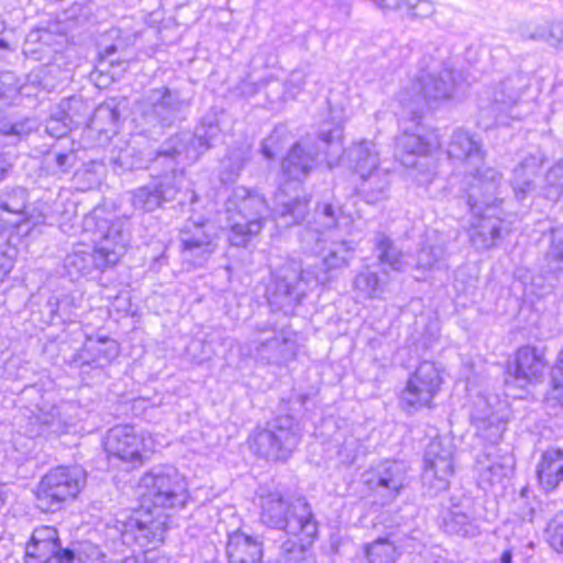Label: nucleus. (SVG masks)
Listing matches in <instances>:
<instances>
[{
  "label": "nucleus",
  "mask_w": 563,
  "mask_h": 563,
  "mask_svg": "<svg viewBox=\"0 0 563 563\" xmlns=\"http://www.w3.org/2000/svg\"><path fill=\"white\" fill-rule=\"evenodd\" d=\"M342 137L339 125L321 130L314 143L297 142L283 158V183L275 194L272 213L284 225L300 224L309 214L310 196L297 192V186L307 179L321 154L329 168L339 165L343 155Z\"/></svg>",
  "instance_id": "f257e3e1"
},
{
  "label": "nucleus",
  "mask_w": 563,
  "mask_h": 563,
  "mask_svg": "<svg viewBox=\"0 0 563 563\" xmlns=\"http://www.w3.org/2000/svg\"><path fill=\"white\" fill-rule=\"evenodd\" d=\"M175 474L173 467H158L141 477L136 489L141 507L115 518L114 528L124 544L154 549L164 540L166 525L161 509L175 504Z\"/></svg>",
  "instance_id": "f03ea898"
},
{
  "label": "nucleus",
  "mask_w": 563,
  "mask_h": 563,
  "mask_svg": "<svg viewBox=\"0 0 563 563\" xmlns=\"http://www.w3.org/2000/svg\"><path fill=\"white\" fill-rule=\"evenodd\" d=\"M82 233H91L95 247L79 243L66 255L64 268L71 280L101 273L115 265L130 242L129 221L108 217L104 208L97 207L81 222Z\"/></svg>",
  "instance_id": "7ed1b4c3"
},
{
  "label": "nucleus",
  "mask_w": 563,
  "mask_h": 563,
  "mask_svg": "<svg viewBox=\"0 0 563 563\" xmlns=\"http://www.w3.org/2000/svg\"><path fill=\"white\" fill-rule=\"evenodd\" d=\"M501 181V173L490 166L477 167L465 174L460 181V197L475 218L470 236L477 249H490L500 239L503 220L496 213L495 203Z\"/></svg>",
  "instance_id": "20e7f679"
},
{
  "label": "nucleus",
  "mask_w": 563,
  "mask_h": 563,
  "mask_svg": "<svg viewBox=\"0 0 563 563\" xmlns=\"http://www.w3.org/2000/svg\"><path fill=\"white\" fill-rule=\"evenodd\" d=\"M257 497L262 525L294 537L302 536L308 541L316 539L318 521L305 497L289 499L266 488H260Z\"/></svg>",
  "instance_id": "39448f33"
},
{
  "label": "nucleus",
  "mask_w": 563,
  "mask_h": 563,
  "mask_svg": "<svg viewBox=\"0 0 563 563\" xmlns=\"http://www.w3.org/2000/svg\"><path fill=\"white\" fill-rule=\"evenodd\" d=\"M225 210L231 227L229 240L235 246H245L260 234L271 213L266 199L244 187L233 190L225 202Z\"/></svg>",
  "instance_id": "423d86ee"
},
{
  "label": "nucleus",
  "mask_w": 563,
  "mask_h": 563,
  "mask_svg": "<svg viewBox=\"0 0 563 563\" xmlns=\"http://www.w3.org/2000/svg\"><path fill=\"white\" fill-rule=\"evenodd\" d=\"M328 280L327 272L302 271L297 263L291 262L274 273L273 282L267 288V300L275 309L289 314L311 287L325 284Z\"/></svg>",
  "instance_id": "0eeeda50"
},
{
  "label": "nucleus",
  "mask_w": 563,
  "mask_h": 563,
  "mask_svg": "<svg viewBox=\"0 0 563 563\" xmlns=\"http://www.w3.org/2000/svg\"><path fill=\"white\" fill-rule=\"evenodd\" d=\"M247 354L266 365L285 366L298 353L297 333L290 328L277 329L271 322L257 323L245 345Z\"/></svg>",
  "instance_id": "6e6552de"
},
{
  "label": "nucleus",
  "mask_w": 563,
  "mask_h": 563,
  "mask_svg": "<svg viewBox=\"0 0 563 563\" xmlns=\"http://www.w3.org/2000/svg\"><path fill=\"white\" fill-rule=\"evenodd\" d=\"M301 429L292 416H278L250 438L251 450L258 456L285 461L297 449Z\"/></svg>",
  "instance_id": "1a4fd4ad"
},
{
  "label": "nucleus",
  "mask_w": 563,
  "mask_h": 563,
  "mask_svg": "<svg viewBox=\"0 0 563 563\" xmlns=\"http://www.w3.org/2000/svg\"><path fill=\"white\" fill-rule=\"evenodd\" d=\"M453 90V71L443 67L438 73L431 71L417 77L410 86L398 93L397 99L415 119L420 117L426 107L431 108L440 101L450 99Z\"/></svg>",
  "instance_id": "9d476101"
},
{
  "label": "nucleus",
  "mask_w": 563,
  "mask_h": 563,
  "mask_svg": "<svg viewBox=\"0 0 563 563\" xmlns=\"http://www.w3.org/2000/svg\"><path fill=\"white\" fill-rule=\"evenodd\" d=\"M86 483L85 472L78 466L51 468L36 487V505L44 512L60 510L77 497Z\"/></svg>",
  "instance_id": "9b49d317"
},
{
  "label": "nucleus",
  "mask_w": 563,
  "mask_h": 563,
  "mask_svg": "<svg viewBox=\"0 0 563 563\" xmlns=\"http://www.w3.org/2000/svg\"><path fill=\"white\" fill-rule=\"evenodd\" d=\"M167 164L168 172L155 177L151 183L131 191V202L134 209L151 212L164 202L176 197V145L157 151L155 165Z\"/></svg>",
  "instance_id": "f8f14e48"
},
{
  "label": "nucleus",
  "mask_w": 563,
  "mask_h": 563,
  "mask_svg": "<svg viewBox=\"0 0 563 563\" xmlns=\"http://www.w3.org/2000/svg\"><path fill=\"white\" fill-rule=\"evenodd\" d=\"M106 452L122 462L130 463L134 467L141 466L153 450V440L143 431L131 424H118L112 427L104 437Z\"/></svg>",
  "instance_id": "ddd939ff"
},
{
  "label": "nucleus",
  "mask_w": 563,
  "mask_h": 563,
  "mask_svg": "<svg viewBox=\"0 0 563 563\" xmlns=\"http://www.w3.org/2000/svg\"><path fill=\"white\" fill-rule=\"evenodd\" d=\"M406 465L396 460H383L371 465L362 474V482L376 498L375 503L386 505L394 501L405 488Z\"/></svg>",
  "instance_id": "4468645a"
},
{
  "label": "nucleus",
  "mask_w": 563,
  "mask_h": 563,
  "mask_svg": "<svg viewBox=\"0 0 563 563\" xmlns=\"http://www.w3.org/2000/svg\"><path fill=\"white\" fill-rule=\"evenodd\" d=\"M454 446L446 438H435L427 445L423 455L422 484L430 495L449 487L454 474Z\"/></svg>",
  "instance_id": "2eb2a0df"
},
{
  "label": "nucleus",
  "mask_w": 563,
  "mask_h": 563,
  "mask_svg": "<svg viewBox=\"0 0 563 563\" xmlns=\"http://www.w3.org/2000/svg\"><path fill=\"white\" fill-rule=\"evenodd\" d=\"M441 384L442 378L434 363L421 362L401 391L400 407L408 413L430 408Z\"/></svg>",
  "instance_id": "dca6fc26"
},
{
  "label": "nucleus",
  "mask_w": 563,
  "mask_h": 563,
  "mask_svg": "<svg viewBox=\"0 0 563 563\" xmlns=\"http://www.w3.org/2000/svg\"><path fill=\"white\" fill-rule=\"evenodd\" d=\"M73 555L71 544L62 545L55 527L40 526L25 543L23 563H68Z\"/></svg>",
  "instance_id": "f3484780"
},
{
  "label": "nucleus",
  "mask_w": 563,
  "mask_h": 563,
  "mask_svg": "<svg viewBox=\"0 0 563 563\" xmlns=\"http://www.w3.org/2000/svg\"><path fill=\"white\" fill-rule=\"evenodd\" d=\"M521 81L520 76H510L495 88L490 103L484 111L494 118L496 124L507 125L511 120H520L525 115L520 101Z\"/></svg>",
  "instance_id": "a211bd4d"
},
{
  "label": "nucleus",
  "mask_w": 563,
  "mask_h": 563,
  "mask_svg": "<svg viewBox=\"0 0 563 563\" xmlns=\"http://www.w3.org/2000/svg\"><path fill=\"white\" fill-rule=\"evenodd\" d=\"M440 146V141L434 132L426 134L405 131L396 139L395 156L401 165L408 168L424 166L429 154Z\"/></svg>",
  "instance_id": "6ab92c4d"
},
{
  "label": "nucleus",
  "mask_w": 563,
  "mask_h": 563,
  "mask_svg": "<svg viewBox=\"0 0 563 563\" xmlns=\"http://www.w3.org/2000/svg\"><path fill=\"white\" fill-rule=\"evenodd\" d=\"M446 153L450 159L465 165H478L486 158V151L481 137L463 129L453 131Z\"/></svg>",
  "instance_id": "aec40b11"
},
{
  "label": "nucleus",
  "mask_w": 563,
  "mask_h": 563,
  "mask_svg": "<svg viewBox=\"0 0 563 563\" xmlns=\"http://www.w3.org/2000/svg\"><path fill=\"white\" fill-rule=\"evenodd\" d=\"M29 192L24 187H5L0 192V233L10 227H16L21 218L29 214Z\"/></svg>",
  "instance_id": "412c9836"
},
{
  "label": "nucleus",
  "mask_w": 563,
  "mask_h": 563,
  "mask_svg": "<svg viewBox=\"0 0 563 563\" xmlns=\"http://www.w3.org/2000/svg\"><path fill=\"white\" fill-rule=\"evenodd\" d=\"M548 367L543 349L525 345L517 350L514 376L525 383L538 382Z\"/></svg>",
  "instance_id": "4be33fe9"
},
{
  "label": "nucleus",
  "mask_w": 563,
  "mask_h": 563,
  "mask_svg": "<svg viewBox=\"0 0 563 563\" xmlns=\"http://www.w3.org/2000/svg\"><path fill=\"white\" fill-rule=\"evenodd\" d=\"M443 527L449 534L473 537L478 533L468 499L455 501L454 498H451L448 511L443 517Z\"/></svg>",
  "instance_id": "5701e85b"
},
{
  "label": "nucleus",
  "mask_w": 563,
  "mask_h": 563,
  "mask_svg": "<svg viewBox=\"0 0 563 563\" xmlns=\"http://www.w3.org/2000/svg\"><path fill=\"white\" fill-rule=\"evenodd\" d=\"M225 552L229 563H261L263 544L256 538L236 530L229 534Z\"/></svg>",
  "instance_id": "b1692460"
},
{
  "label": "nucleus",
  "mask_w": 563,
  "mask_h": 563,
  "mask_svg": "<svg viewBox=\"0 0 563 563\" xmlns=\"http://www.w3.org/2000/svg\"><path fill=\"white\" fill-rule=\"evenodd\" d=\"M343 153L347 167L357 176H363L380 166L379 152L372 141L354 142Z\"/></svg>",
  "instance_id": "393cba45"
},
{
  "label": "nucleus",
  "mask_w": 563,
  "mask_h": 563,
  "mask_svg": "<svg viewBox=\"0 0 563 563\" xmlns=\"http://www.w3.org/2000/svg\"><path fill=\"white\" fill-rule=\"evenodd\" d=\"M355 189L357 195L367 203L385 200L390 190L389 170L379 166L375 170L358 176Z\"/></svg>",
  "instance_id": "a878e982"
},
{
  "label": "nucleus",
  "mask_w": 563,
  "mask_h": 563,
  "mask_svg": "<svg viewBox=\"0 0 563 563\" xmlns=\"http://www.w3.org/2000/svg\"><path fill=\"white\" fill-rule=\"evenodd\" d=\"M79 108H82L81 99L77 97L63 99L46 122V133L56 139L67 135L74 128L78 126V120L69 111Z\"/></svg>",
  "instance_id": "bb28decb"
},
{
  "label": "nucleus",
  "mask_w": 563,
  "mask_h": 563,
  "mask_svg": "<svg viewBox=\"0 0 563 563\" xmlns=\"http://www.w3.org/2000/svg\"><path fill=\"white\" fill-rule=\"evenodd\" d=\"M537 476L545 492L554 490L563 481V450L548 449L537 466Z\"/></svg>",
  "instance_id": "cd10ccee"
},
{
  "label": "nucleus",
  "mask_w": 563,
  "mask_h": 563,
  "mask_svg": "<svg viewBox=\"0 0 563 563\" xmlns=\"http://www.w3.org/2000/svg\"><path fill=\"white\" fill-rule=\"evenodd\" d=\"M478 406H482L483 410L477 408L472 413V423L479 437L489 443H495L503 437L506 421L490 409L486 400H479Z\"/></svg>",
  "instance_id": "c85d7f7f"
},
{
  "label": "nucleus",
  "mask_w": 563,
  "mask_h": 563,
  "mask_svg": "<svg viewBox=\"0 0 563 563\" xmlns=\"http://www.w3.org/2000/svg\"><path fill=\"white\" fill-rule=\"evenodd\" d=\"M147 122L157 121L162 126H170L175 120V106L170 103V91L163 87L148 97V104L142 107Z\"/></svg>",
  "instance_id": "c756f323"
},
{
  "label": "nucleus",
  "mask_w": 563,
  "mask_h": 563,
  "mask_svg": "<svg viewBox=\"0 0 563 563\" xmlns=\"http://www.w3.org/2000/svg\"><path fill=\"white\" fill-rule=\"evenodd\" d=\"M542 162L541 157L529 154L514 169L512 188L518 200H523L529 192L534 190V177L540 170Z\"/></svg>",
  "instance_id": "7c9ffc66"
},
{
  "label": "nucleus",
  "mask_w": 563,
  "mask_h": 563,
  "mask_svg": "<svg viewBox=\"0 0 563 563\" xmlns=\"http://www.w3.org/2000/svg\"><path fill=\"white\" fill-rule=\"evenodd\" d=\"M374 253L378 264L383 267L384 276H387V268L400 272L404 268V255L394 240L383 232H376L373 239Z\"/></svg>",
  "instance_id": "2f4dec72"
},
{
  "label": "nucleus",
  "mask_w": 563,
  "mask_h": 563,
  "mask_svg": "<svg viewBox=\"0 0 563 563\" xmlns=\"http://www.w3.org/2000/svg\"><path fill=\"white\" fill-rule=\"evenodd\" d=\"M35 129L34 120L12 114L0 115V139L7 145H16Z\"/></svg>",
  "instance_id": "473e14b6"
},
{
  "label": "nucleus",
  "mask_w": 563,
  "mask_h": 563,
  "mask_svg": "<svg viewBox=\"0 0 563 563\" xmlns=\"http://www.w3.org/2000/svg\"><path fill=\"white\" fill-rule=\"evenodd\" d=\"M297 539L286 538L279 545L277 555V563H316L311 551L305 544H311V541L306 540L302 536H297Z\"/></svg>",
  "instance_id": "72a5a7b5"
},
{
  "label": "nucleus",
  "mask_w": 563,
  "mask_h": 563,
  "mask_svg": "<svg viewBox=\"0 0 563 563\" xmlns=\"http://www.w3.org/2000/svg\"><path fill=\"white\" fill-rule=\"evenodd\" d=\"M387 283V276L383 278L376 272H373L369 266H366L354 277L353 288L365 299H377L385 292Z\"/></svg>",
  "instance_id": "f704fd0d"
},
{
  "label": "nucleus",
  "mask_w": 563,
  "mask_h": 563,
  "mask_svg": "<svg viewBox=\"0 0 563 563\" xmlns=\"http://www.w3.org/2000/svg\"><path fill=\"white\" fill-rule=\"evenodd\" d=\"M322 263L327 271L346 266L354 256L355 245L351 241H331L328 247H322Z\"/></svg>",
  "instance_id": "c9c22d12"
},
{
  "label": "nucleus",
  "mask_w": 563,
  "mask_h": 563,
  "mask_svg": "<svg viewBox=\"0 0 563 563\" xmlns=\"http://www.w3.org/2000/svg\"><path fill=\"white\" fill-rule=\"evenodd\" d=\"M85 352L92 355V363L102 367L119 355V344L108 336L88 338L85 343Z\"/></svg>",
  "instance_id": "e433bc0d"
},
{
  "label": "nucleus",
  "mask_w": 563,
  "mask_h": 563,
  "mask_svg": "<svg viewBox=\"0 0 563 563\" xmlns=\"http://www.w3.org/2000/svg\"><path fill=\"white\" fill-rule=\"evenodd\" d=\"M37 430L34 431V435H60L68 433L71 421H66L62 417V409L53 407L48 412H41L35 417Z\"/></svg>",
  "instance_id": "4c0bfd02"
},
{
  "label": "nucleus",
  "mask_w": 563,
  "mask_h": 563,
  "mask_svg": "<svg viewBox=\"0 0 563 563\" xmlns=\"http://www.w3.org/2000/svg\"><path fill=\"white\" fill-rule=\"evenodd\" d=\"M445 249L442 243L427 240L417 254V268L440 269L444 265Z\"/></svg>",
  "instance_id": "58836bf2"
},
{
  "label": "nucleus",
  "mask_w": 563,
  "mask_h": 563,
  "mask_svg": "<svg viewBox=\"0 0 563 563\" xmlns=\"http://www.w3.org/2000/svg\"><path fill=\"white\" fill-rule=\"evenodd\" d=\"M184 255L191 254L195 256V265H202L207 258L212 254L213 246L209 235L198 230V232L190 239H184Z\"/></svg>",
  "instance_id": "ea45409f"
},
{
  "label": "nucleus",
  "mask_w": 563,
  "mask_h": 563,
  "mask_svg": "<svg viewBox=\"0 0 563 563\" xmlns=\"http://www.w3.org/2000/svg\"><path fill=\"white\" fill-rule=\"evenodd\" d=\"M493 449V446H489L488 452L485 451L482 455L477 457V466L479 470L481 477L489 483L500 481L503 477L507 476V471L509 468L504 463L490 461V451Z\"/></svg>",
  "instance_id": "a19ab883"
},
{
  "label": "nucleus",
  "mask_w": 563,
  "mask_h": 563,
  "mask_svg": "<svg viewBox=\"0 0 563 563\" xmlns=\"http://www.w3.org/2000/svg\"><path fill=\"white\" fill-rule=\"evenodd\" d=\"M368 563H394L397 556L396 547L387 539H377L366 547Z\"/></svg>",
  "instance_id": "79ce46f5"
},
{
  "label": "nucleus",
  "mask_w": 563,
  "mask_h": 563,
  "mask_svg": "<svg viewBox=\"0 0 563 563\" xmlns=\"http://www.w3.org/2000/svg\"><path fill=\"white\" fill-rule=\"evenodd\" d=\"M73 559L68 563H108L99 547L91 542L71 543Z\"/></svg>",
  "instance_id": "37998d69"
},
{
  "label": "nucleus",
  "mask_w": 563,
  "mask_h": 563,
  "mask_svg": "<svg viewBox=\"0 0 563 563\" xmlns=\"http://www.w3.org/2000/svg\"><path fill=\"white\" fill-rule=\"evenodd\" d=\"M81 297H76L73 294L65 295L63 297L53 296L47 301V308L49 309L51 318H60L63 321L70 320L73 310L78 307V300Z\"/></svg>",
  "instance_id": "c03bdc74"
},
{
  "label": "nucleus",
  "mask_w": 563,
  "mask_h": 563,
  "mask_svg": "<svg viewBox=\"0 0 563 563\" xmlns=\"http://www.w3.org/2000/svg\"><path fill=\"white\" fill-rule=\"evenodd\" d=\"M545 260L550 271L563 272V230L556 229L552 231V241Z\"/></svg>",
  "instance_id": "a18cd8bd"
},
{
  "label": "nucleus",
  "mask_w": 563,
  "mask_h": 563,
  "mask_svg": "<svg viewBox=\"0 0 563 563\" xmlns=\"http://www.w3.org/2000/svg\"><path fill=\"white\" fill-rule=\"evenodd\" d=\"M220 129L213 119H203L196 129L194 145L200 151H206L211 146V142L219 135Z\"/></svg>",
  "instance_id": "49530a36"
},
{
  "label": "nucleus",
  "mask_w": 563,
  "mask_h": 563,
  "mask_svg": "<svg viewBox=\"0 0 563 563\" xmlns=\"http://www.w3.org/2000/svg\"><path fill=\"white\" fill-rule=\"evenodd\" d=\"M549 398L563 406V349L559 352L555 364L551 369Z\"/></svg>",
  "instance_id": "de8ad7c7"
},
{
  "label": "nucleus",
  "mask_w": 563,
  "mask_h": 563,
  "mask_svg": "<svg viewBox=\"0 0 563 563\" xmlns=\"http://www.w3.org/2000/svg\"><path fill=\"white\" fill-rule=\"evenodd\" d=\"M563 194V165L556 164L545 174V196L556 200Z\"/></svg>",
  "instance_id": "09e8293b"
},
{
  "label": "nucleus",
  "mask_w": 563,
  "mask_h": 563,
  "mask_svg": "<svg viewBox=\"0 0 563 563\" xmlns=\"http://www.w3.org/2000/svg\"><path fill=\"white\" fill-rule=\"evenodd\" d=\"M342 211L331 203H323L319 207L316 216L318 229L330 230L335 228L340 221Z\"/></svg>",
  "instance_id": "8fccbe9b"
},
{
  "label": "nucleus",
  "mask_w": 563,
  "mask_h": 563,
  "mask_svg": "<svg viewBox=\"0 0 563 563\" xmlns=\"http://www.w3.org/2000/svg\"><path fill=\"white\" fill-rule=\"evenodd\" d=\"M547 540L558 553H563V515L552 519L545 530Z\"/></svg>",
  "instance_id": "3c124183"
},
{
  "label": "nucleus",
  "mask_w": 563,
  "mask_h": 563,
  "mask_svg": "<svg viewBox=\"0 0 563 563\" xmlns=\"http://www.w3.org/2000/svg\"><path fill=\"white\" fill-rule=\"evenodd\" d=\"M55 212L53 206L47 202H38L26 217L33 225L51 224L55 220Z\"/></svg>",
  "instance_id": "603ef678"
},
{
  "label": "nucleus",
  "mask_w": 563,
  "mask_h": 563,
  "mask_svg": "<svg viewBox=\"0 0 563 563\" xmlns=\"http://www.w3.org/2000/svg\"><path fill=\"white\" fill-rule=\"evenodd\" d=\"M358 440L354 437L346 438L341 444L338 455L342 463L346 465L353 464L358 455Z\"/></svg>",
  "instance_id": "864d4df0"
},
{
  "label": "nucleus",
  "mask_w": 563,
  "mask_h": 563,
  "mask_svg": "<svg viewBox=\"0 0 563 563\" xmlns=\"http://www.w3.org/2000/svg\"><path fill=\"white\" fill-rule=\"evenodd\" d=\"M306 84V74L300 69H295L289 74L286 86L289 92L298 93Z\"/></svg>",
  "instance_id": "5fc2aeb1"
},
{
  "label": "nucleus",
  "mask_w": 563,
  "mask_h": 563,
  "mask_svg": "<svg viewBox=\"0 0 563 563\" xmlns=\"http://www.w3.org/2000/svg\"><path fill=\"white\" fill-rule=\"evenodd\" d=\"M523 36L532 41H542L549 44L550 22L536 25L531 32L525 33Z\"/></svg>",
  "instance_id": "6e6d98bb"
},
{
  "label": "nucleus",
  "mask_w": 563,
  "mask_h": 563,
  "mask_svg": "<svg viewBox=\"0 0 563 563\" xmlns=\"http://www.w3.org/2000/svg\"><path fill=\"white\" fill-rule=\"evenodd\" d=\"M549 45L560 46L563 48V22H550Z\"/></svg>",
  "instance_id": "4d7b16f0"
},
{
  "label": "nucleus",
  "mask_w": 563,
  "mask_h": 563,
  "mask_svg": "<svg viewBox=\"0 0 563 563\" xmlns=\"http://www.w3.org/2000/svg\"><path fill=\"white\" fill-rule=\"evenodd\" d=\"M74 155L71 153H58L54 155L55 167L58 173H67L71 167V159Z\"/></svg>",
  "instance_id": "13d9d810"
},
{
  "label": "nucleus",
  "mask_w": 563,
  "mask_h": 563,
  "mask_svg": "<svg viewBox=\"0 0 563 563\" xmlns=\"http://www.w3.org/2000/svg\"><path fill=\"white\" fill-rule=\"evenodd\" d=\"M236 89L241 96L251 97L257 92V85L249 80H242Z\"/></svg>",
  "instance_id": "bf43d9fd"
},
{
  "label": "nucleus",
  "mask_w": 563,
  "mask_h": 563,
  "mask_svg": "<svg viewBox=\"0 0 563 563\" xmlns=\"http://www.w3.org/2000/svg\"><path fill=\"white\" fill-rule=\"evenodd\" d=\"M274 143V136L265 139L262 143V153L268 159H273L275 157V152L273 151Z\"/></svg>",
  "instance_id": "052dcab7"
},
{
  "label": "nucleus",
  "mask_w": 563,
  "mask_h": 563,
  "mask_svg": "<svg viewBox=\"0 0 563 563\" xmlns=\"http://www.w3.org/2000/svg\"><path fill=\"white\" fill-rule=\"evenodd\" d=\"M12 168V164L7 159L5 155L0 153V181L4 179Z\"/></svg>",
  "instance_id": "680f3d73"
},
{
  "label": "nucleus",
  "mask_w": 563,
  "mask_h": 563,
  "mask_svg": "<svg viewBox=\"0 0 563 563\" xmlns=\"http://www.w3.org/2000/svg\"><path fill=\"white\" fill-rule=\"evenodd\" d=\"M122 563H147V562L145 561L144 554H141V555L126 556V558H124Z\"/></svg>",
  "instance_id": "e2e57ef3"
},
{
  "label": "nucleus",
  "mask_w": 563,
  "mask_h": 563,
  "mask_svg": "<svg viewBox=\"0 0 563 563\" xmlns=\"http://www.w3.org/2000/svg\"><path fill=\"white\" fill-rule=\"evenodd\" d=\"M87 111V106L82 102V108H79L78 110L74 109V110H70L69 112L71 114H75V118L78 120V125H80L82 123V118H84V112Z\"/></svg>",
  "instance_id": "0e129e2a"
},
{
  "label": "nucleus",
  "mask_w": 563,
  "mask_h": 563,
  "mask_svg": "<svg viewBox=\"0 0 563 563\" xmlns=\"http://www.w3.org/2000/svg\"><path fill=\"white\" fill-rule=\"evenodd\" d=\"M102 112H107V114H108L112 120H117V119H118V117H119L118 112H117L114 109H110L109 107L98 109V113H102Z\"/></svg>",
  "instance_id": "69168bd1"
},
{
  "label": "nucleus",
  "mask_w": 563,
  "mask_h": 563,
  "mask_svg": "<svg viewBox=\"0 0 563 563\" xmlns=\"http://www.w3.org/2000/svg\"><path fill=\"white\" fill-rule=\"evenodd\" d=\"M512 554L511 551L507 550L501 554L500 563H511Z\"/></svg>",
  "instance_id": "338daca9"
},
{
  "label": "nucleus",
  "mask_w": 563,
  "mask_h": 563,
  "mask_svg": "<svg viewBox=\"0 0 563 563\" xmlns=\"http://www.w3.org/2000/svg\"><path fill=\"white\" fill-rule=\"evenodd\" d=\"M8 47H9V44L4 40L0 38V48L7 49Z\"/></svg>",
  "instance_id": "774afa93"
}]
</instances>
